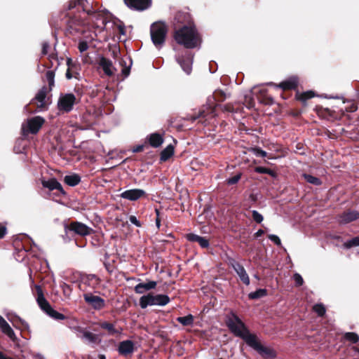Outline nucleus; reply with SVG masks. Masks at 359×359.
Wrapping results in <instances>:
<instances>
[{
  "mask_svg": "<svg viewBox=\"0 0 359 359\" xmlns=\"http://www.w3.org/2000/svg\"><path fill=\"white\" fill-rule=\"evenodd\" d=\"M230 95L226 94L223 90H216L213 93V97L216 102H224L227 97H229Z\"/></svg>",
  "mask_w": 359,
  "mask_h": 359,
  "instance_id": "58836bf2",
  "label": "nucleus"
},
{
  "mask_svg": "<svg viewBox=\"0 0 359 359\" xmlns=\"http://www.w3.org/2000/svg\"><path fill=\"white\" fill-rule=\"evenodd\" d=\"M66 77L67 79L75 78L79 79L81 77L80 73L76 71V69H67Z\"/></svg>",
  "mask_w": 359,
  "mask_h": 359,
  "instance_id": "49530a36",
  "label": "nucleus"
},
{
  "mask_svg": "<svg viewBox=\"0 0 359 359\" xmlns=\"http://www.w3.org/2000/svg\"><path fill=\"white\" fill-rule=\"evenodd\" d=\"M89 46L86 41H81L78 44V49L80 52V57L83 61V65H94L99 64L101 67H111L112 66L111 62L100 55H97L95 51L88 53L87 50Z\"/></svg>",
  "mask_w": 359,
  "mask_h": 359,
  "instance_id": "20e7f679",
  "label": "nucleus"
},
{
  "mask_svg": "<svg viewBox=\"0 0 359 359\" xmlns=\"http://www.w3.org/2000/svg\"><path fill=\"white\" fill-rule=\"evenodd\" d=\"M267 294L268 291L266 289H258L255 292H250L248 294V298L250 299H258L267 296Z\"/></svg>",
  "mask_w": 359,
  "mask_h": 359,
  "instance_id": "e433bc0d",
  "label": "nucleus"
},
{
  "mask_svg": "<svg viewBox=\"0 0 359 359\" xmlns=\"http://www.w3.org/2000/svg\"><path fill=\"white\" fill-rule=\"evenodd\" d=\"M269 86H273L276 88H281L283 91H287L291 90H295L297 88L299 85V78L297 76H292L287 79L282 81L279 84L274 83H269Z\"/></svg>",
  "mask_w": 359,
  "mask_h": 359,
  "instance_id": "2eb2a0df",
  "label": "nucleus"
},
{
  "mask_svg": "<svg viewBox=\"0 0 359 359\" xmlns=\"http://www.w3.org/2000/svg\"><path fill=\"white\" fill-rule=\"evenodd\" d=\"M293 278H294V280L295 282L296 286L299 287L303 285L304 280L300 274L296 273L294 274Z\"/></svg>",
  "mask_w": 359,
  "mask_h": 359,
  "instance_id": "13d9d810",
  "label": "nucleus"
},
{
  "mask_svg": "<svg viewBox=\"0 0 359 359\" xmlns=\"http://www.w3.org/2000/svg\"><path fill=\"white\" fill-rule=\"evenodd\" d=\"M120 196L124 199H127L131 201H137L141 198H145L147 196V193L140 189H133L126 190L122 192Z\"/></svg>",
  "mask_w": 359,
  "mask_h": 359,
  "instance_id": "dca6fc26",
  "label": "nucleus"
},
{
  "mask_svg": "<svg viewBox=\"0 0 359 359\" xmlns=\"http://www.w3.org/2000/svg\"><path fill=\"white\" fill-rule=\"evenodd\" d=\"M140 306L142 309H146L149 306L154 305V294L150 292L146 295H143L140 298L139 300Z\"/></svg>",
  "mask_w": 359,
  "mask_h": 359,
  "instance_id": "cd10ccee",
  "label": "nucleus"
},
{
  "mask_svg": "<svg viewBox=\"0 0 359 359\" xmlns=\"http://www.w3.org/2000/svg\"><path fill=\"white\" fill-rule=\"evenodd\" d=\"M81 285L95 289L100 285V279L94 274H84L81 277Z\"/></svg>",
  "mask_w": 359,
  "mask_h": 359,
  "instance_id": "412c9836",
  "label": "nucleus"
},
{
  "mask_svg": "<svg viewBox=\"0 0 359 359\" xmlns=\"http://www.w3.org/2000/svg\"><path fill=\"white\" fill-rule=\"evenodd\" d=\"M358 109V107L355 103H351L349 107H346V111L348 112H354Z\"/></svg>",
  "mask_w": 359,
  "mask_h": 359,
  "instance_id": "774afa93",
  "label": "nucleus"
},
{
  "mask_svg": "<svg viewBox=\"0 0 359 359\" xmlns=\"http://www.w3.org/2000/svg\"><path fill=\"white\" fill-rule=\"evenodd\" d=\"M105 75L111 77L114 76L115 72L117 69H102Z\"/></svg>",
  "mask_w": 359,
  "mask_h": 359,
  "instance_id": "0e129e2a",
  "label": "nucleus"
},
{
  "mask_svg": "<svg viewBox=\"0 0 359 359\" xmlns=\"http://www.w3.org/2000/svg\"><path fill=\"white\" fill-rule=\"evenodd\" d=\"M241 175L242 174L241 173H238L236 174V175L231 177H229L226 180V184L228 185H233V184H236L238 183V182L240 180V179L241 178Z\"/></svg>",
  "mask_w": 359,
  "mask_h": 359,
  "instance_id": "8fccbe9b",
  "label": "nucleus"
},
{
  "mask_svg": "<svg viewBox=\"0 0 359 359\" xmlns=\"http://www.w3.org/2000/svg\"><path fill=\"white\" fill-rule=\"evenodd\" d=\"M219 107L221 110L223 111H227V112H234L235 109L231 103H227L224 105H219Z\"/></svg>",
  "mask_w": 359,
  "mask_h": 359,
  "instance_id": "5fc2aeb1",
  "label": "nucleus"
},
{
  "mask_svg": "<svg viewBox=\"0 0 359 359\" xmlns=\"http://www.w3.org/2000/svg\"><path fill=\"white\" fill-rule=\"evenodd\" d=\"M174 37L179 44L187 48H195L199 42L198 34L193 26H184L175 32Z\"/></svg>",
  "mask_w": 359,
  "mask_h": 359,
  "instance_id": "7ed1b4c3",
  "label": "nucleus"
},
{
  "mask_svg": "<svg viewBox=\"0 0 359 359\" xmlns=\"http://www.w3.org/2000/svg\"><path fill=\"white\" fill-rule=\"evenodd\" d=\"M0 329L1 332L8 336V337L13 342H16L18 339L16 337L13 330L9 325V324L6 322V320L0 316Z\"/></svg>",
  "mask_w": 359,
  "mask_h": 359,
  "instance_id": "4be33fe9",
  "label": "nucleus"
},
{
  "mask_svg": "<svg viewBox=\"0 0 359 359\" xmlns=\"http://www.w3.org/2000/svg\"><path fill=\"white\" fill-rule=\"evenodd\" d=\"M314 96L315 93L311 90L304 92L302 93H297L296 94L297 100L302 101V102H305L306 100L313 97Z\"/></svg>",
  "mask_w": 359,
  "mask_h": 359,
  "instance_id": "4c0bfd02",
  "label": "nucleus"
},
{
  "mask_svg": "<svg viewBox=\"0 0 359 359\" xmlns=\"http://www.w3.org/2000/svg\"><path fill=\"white\" fill-rule=\"evenodd\" d=\"M174 154V147L172 144L168 145L164 149L162 150L160 154V160L161 161H166Z\"/></svg>",
  "mask_w": 359,
  "mask_h": 359,
  "instance_id": "c756f323",
  "label": "nucleus"
},
{
  "mask_svg": "<svg viewBox=\"0 0 359 359\" xmlns=\"http://www.w3.org/2000/svg\"><path fill=\"white\" fill-rule=\"evenodd\" d=\"M252 150L257 156H260V157H266V152L265 151L262 150L259 147L252 148Z\"/></svg>",
  "mask_w": 359,
  "mask_h": 359,
  "instance_id": "bf43d9fd",
  "label": "nucleus"
},
{
  "mask_svg": "<svg viewBox=\"0 0 359 359\" xmlns=\"http://www.w3.org/2000/svg\"><path fill=\"white\" fill-rule=\"evenodd\" d=\"M76 102V97L72 93L66 94L60 97L58 101V109L60 111L69 112L72 110Z\"/></svg>",
  "mask_w": 359,
  "mask_h": 359,
  "instance_id": "f8f14e48",
  "label": "nucleus"
},
{
  "mask_svg": "<svg viewBox=\"0 0 359 359\" xmlns=\"http://www.w3.org/2000/svg\"><path fill=\"white\" fill-rule=\"evenodd\" d=\"M295 152L298 153L299 154H304V148L303 144H302V143L297 144Z\"/></svg>",
  "mask_w": 359,
  "mask_h": 359,
  "instance_id": "69168bd1",
  "label": "nucleus"
},
{
  "mask_svg": "<svg viewBox=\"0 0 359 359\" xmlns=\"http://www.w3.org/2000/svg\"><path fill=\"white\" fill-rule=\"evenodd\" d=\"M244 104L248 109H252L255 107V102L254 98L251 95H245L244 97Z\"/></svg>",
  "mask_w": 359,
  "mask_h": 359,
  "instance_id": "de8ad7c7",
  "label": "nucleus"
},
{
  "mask_svg": "<svg viewBox=\"0 0 359 359\" xmlns=\"http://www.w3.org/2000/svg\"><path fill=\"white\" fill-rule=\"evenodd\" d=\"M257 99L260 103L265 105L271 106L274 104L273 97L269 94L268 90L265 88H262L258 91L257 94Z\"/></svg>",
  "mask_w": 359,
  "mask_h": 359,
  "instance_id": "b1692460",
  "label": "nucleus"
},
{
  "mask_svg": "<svg viewBox=\"0 0 359 359\" xmlns=\"http://www.w3.org/2000/svg\"><path fill=\"white\" fill-rule=\"evenodd\" d=\"M83 299L86 303L94 310L100 311L106 306V302L103 298L94 295L90 292L85 293Z\"/></svg>",
  "mask_w": 359,
  "mask_h": 359,
  "instance_id": "9b49d317",
  "label": "nucleus"
},
{
  "mask_svg": "<svg viewBox=\"0 0 359 359\" xmlns=\"http://www.w3.org/2000/svg\"><path fill=\"white\" fill-rule=\"evenodd\" d=\"M339 222L341 224H348L353 221H355L359 218V212L355 210H348L344 212L339 216Z\"/></svg>",
  "mask_w": 359,
  "mask_h": 359,
  "instance_id": "a878e982",
  "label": "nucleus"
},
{
  "mask_svg": "<svg viewBox=\"0 0 359 359\" xmlns=\"http://www.w3.org/2000/svg\"><path fill=\"white\" fill-rule=\"evenodd\" d=\"M126 6L133 10L144 11L151 5V0H124Z\"/></svg>",
  "mask_w": 359,
  "mask_h": 359,
  "instance_id": "aec40b11",
  "label": "nucleus"
},
{
  "mask_svg": "<svg viewBox=\"0 0 359 359\" xmlns=\"http://www.w3.org/2000/svg\"><path fill=\"white\" fill-rule=\"evenodd\" d=\"M176 60L181 67H191L193 65V55L188 50H185L181 55H178Z\"/></svg>",
  "mask_w": 359,
  "mask_h": 359,
  "instance_id": "5701e85b",
  "label": "nucleus"
},
{
  "mask_svg": "<svg viewBox=\"0 0 359 359\" xmlns=\"http://www.w3.org/2000/svg\"><path fill=\"white\" fill-rule=\"evenodd\" d=\"M302 177L306 182L315 186H320L323 183L320 178L313 176L310 174L304 173L302 175Z\"/></svg>",
  "mask_w": 359,
  "mask_h": 359,
  "instance_id": "f704fd0d",
  "label": "nucleus"
},
{
  "mask_svg": "<svg viewBox=\"0 0 359 359\" xmlns=\"http://www.w3.org/2000/svg\"><path fill=\"white\" fill-rule=\"evenodd\" d=\"M55 72L53 71H48L46 74V79L48 83V90H51L53 87L55 86Z\"/></svg>",
  "mask_w": 359,
  "mask_h": 359,
  "instance_id": "a19ab883",
  "label": "nucleus"
},
{
  "mask_svg": "<svg viewBox=\"0 0 359 359\" xmlns=\"http://www.w3.org/2000/svg\"><path fill=\"white\" fill-rule=\"evenodd\" d=\"M269 239H270L272 242H273L276 245L280 246L281 245V241L279 237L274 234H269L268 235Z\"/></svg>",
  "mask_w": 359,
  "mask_h": 359,
  "instance_id": "052dcab7",
  "label": "nucleus"
},
{
  "mask_svg": "<svg viewBox=\"0 0 359 359\" xmlns=\"http://www.w3.org/2000/svg\"><path fill=\"white\" fill-rule=\"evenodd\" d=\"M154 305L165 306L170 302V297L167 294H154Z\"/></svg>",
  "mask_w": 359,
  "mask_h": 359,
  "instance_id": "2f4dec72",
  "label": "nucleus"
},
{
  "mask_svg": "<svg viewBox=\"0 0 359 359\" xmlns=\"http://www.w3.org/2000/svg\"><path fill=\"white\" fill-rule=\"evenodd\" d=\"M101 22H97V27L100 30H106L114 35H125V26L123 23L116 20H107V18H101Z\"/></svg>",
  "mask_w": 359,
  "mask_h": 359,
  "instance_id": "0eeeda50",
  "label": "nucleus"
},
{
  "mask_svg": "<svg viewBox=\"0 0 359 359\" xmlns=\"http://www.w3.org/2000/svg\"><path fill=\"white\" fill-rule=\"evenodd\" d=\"M255 170L257 173L268 174L271 177L276 176V173L275 171H273V170H271L270 168H266V167L257 166L255 168Z\"/></svg>",
  "mask_w": 359,
  "mask_h": 359,
  "instance_id": "79ce46f5",
  "label": "nucleus"
},
{
  "mask_svg": "<svg viewBox=\"0 0 359 359\" xmlns=\"http://www.w3.org/2000/svg\"><path fill=\"white\" fill-rule=\"evenodd\" d=\"M117 350L119 355L127 357L135 351V344L128 339L122 341L119 343Z\"/></svg>",
  "mask_w": 359,
  "mask_h": 359,
  "instance_id": "a211bd4d",
  "label": "nucleus"
},
{
  "mask_svg": "<svg viewBox=\"0 0 359 359\" xmlns=\"http://www.w3.org/2000/svg\"><path fill=\"white\" fill-rule=\"evenodd\" d=\"M146 283L149 290L154 289L156 287V285H157V283L156 281H154V280H149V281H148L147 283Z\"/></svg>",
  "mask_w": 359,
  "mask_h": 359,
  "instance_id": "338daca9",
  "label": "nucleus"
},
{
  "mask_svg": "<svg viewBox=\"0 0 359 359\" xmlns=\"http://www.w3.org/2000/svg\"><path fill=\"white\" fill-rule=\"evenodd\" d=\"M61 287L62 289L64 295L69 297L72 291L71 286L65 283H63L61 285Z\"/></svg>",
  "mask_w": 359,
  "mask_h": 359,
  "instance_id": "864d4df0",
  "label": "nucleus"
},
{
  "mask_svg": "<svg viewBox=\"0 0 359 359\" xmlns=\"http://www.w3.org/2000/svg\"><path fill=\"white\" fill-rule=\"evenodd\" d=\"M129 220L132 224H135L136 226H137V227L142 226L141 222L139 220H137V219L135 216L130 215L129 217Z\"/></svg>",
  "mask_w": 359,
  "mask_h": 359,
  "instance_id": "e2e57ef3",
  "label": "nucleus"
},
{
  "mask_svg": "<svg viewBox=\"0 0 359 359\" xmlns=\"http://www.w3.org/2000/svg\"><path fill=\"white\" fill-rule=\"evenodd\" d=\"M231 316V318L226 320V326L231 333L241 338L248 345L256 334L250 333L249 329L236 313H232Z\"/></svg>",
  "mask_w": 359,
  "mask_h": 359,
  "instance_id": "f03ea898",
  "label": "nucleus"
},
{
  "mask_svg": "<svg viewBox=\"0 0 359 359\" xmlns=\"http://www.w3.org/2000/svg\"><path fill=\"white\" fill-rule=\"evenodd\" d=\"M205 116V111L204 110H201L198 111V113L197 114L192 115L191 120L192 121H194L198 118H204Z\"/></svg>",
  "mask_w": 359,
  "mask_h": 359,
  "instance_id": "680f3d73",
  "label": "nucleus"
},
{
  "mask_svg": "<svg viewBox=\"0 0 359 359\" xmlns=\"http://www.w3.org/2000/svg\"><path fill=\"white\" fill-rule=\"evenodd\" d=\"M51 62V66L54 67H58L60 65H64L65 64L67 65L68 67L70 66V64L72 62V60L69 57L66 58H60L59 60L57 57H53L50 60Z\"/></svg>",
  "mask_w": 359,
  "mask_h": 359,
  "instance_id": "72a5a7b5",
  "label": "nucleus"
},
{
  "mask_svg": "<svg viewBox=\"0 0 359 359\" xmlns=\"http://www.w3.org/2000/svg\"><path fill=\"white\" fill-rule=\"evenodd\" d=\"M95 324L97 325L101 329L105 330L109 336L118 337L123 332V328L121 327H116L115 323L100 321Z\"/></svg>",
  "mask_w": 359,
  "mask_h": 359,
  "instance_id": "4468645a",
  "label": "nucleus"
},
{
  "mask_svg": "<svg viewBox=\"0 0 359 359\" xmlns=\"http://www.w3.org/2000/svg\"><path fill=\"white\" fill-rule=\"evenodd\" d=\"M48 91L50 90L46 86H43L32 100L30 104H36L37 108L40 109L45 108L46 107V98Z\"/></svg>",
  "mask_w": 359,
  "mask_h": 359,
  "instance_id": "f3484780",
  "label": "nucleus"
},
{
  "mask_svg": "<svg viewBox=\"0 0 359 359\" xmlns=\"http://www.w3.org/2000/svg\"><path fill=\"white\" fill-rule=\"evenodd\" d=\"M344 339L351 342L352 344H357L359 341V335L355 332H346L343 336Z\"/></svg>",
  "mask_w": 359,
  "mask_h": 359,
  "instance_id": "ea45409f",
  "label": "nucleus"
},
{
  "mask_svg": "<svg viewBox=\"0 0 359 359\" xmlns=\"http://www.w3.org/2000/svg\"><path fill=\"white\" fill-rule=\"evenodd\" d=\"M118 64L121 67H131L133 61L130 56L125 55L118 60Z\"/></svg>",
  "mask_w": 359,
  "mask_h": 359,
  "instance_id": "c03bdc74",
  "label": "nucleus"
},
{
  "mask_svg": "<svg viewBox=\"0 0 359 359\" xmlns=\"http://www.w3.org/2000/svg\"><path fill=\"white\" fill-rule=\"evenodd\" d=\"M68 11L67 32L73 35L83 32V27L85 26L99 29L97 22H101V18H107L104 13L93 10L86 0H71Z\"/></svg>",
  "mask_w": 359,
  "mask_h": 359,
  "instance_id": "f257e3e1",
  "label": "nucleus"
},
{
  "mask_svg": "<svg viewBox=\"0 0 359 359\" xmlns=\"http://www.w3.org/2000/svg\"><path fill=\"white\" fill-rule=\"evenodd\" d=\"M64 182L70 187H74L80 183L81 177L77 174L66 175L64 178Z\"/></svg>",
  "mask_w": 359,
  "mask_h": 359,
  "instance_id": "7c9ffc66",
  "label": "nucleus"
},
{
  "mask_svg": "<svg viewBox=\"0 0 359 359\" xmlns=\"http://www.w3.org/2000/svg\"><path fill=\"white\" fill-rule=\"evenodd\" d=\"M176 320L183 326H191L194 324V318L193 315L189 314L186 316L177 317Z\"/></svg>",
  "mask_w": 359,
  "mask_h": 359,
  "instance_id": "c9c22d12",
  "label": "nucleus"
},
{
  "mask_svg": "<svg viewBox=\"0 0 359 359\" xmlns=\"http://www.w3.org/2000/svg\"><path fill=\"white\" fill-rule=\"evenodd\" d=\"M135 293L143 294L147 291H149L147 286L145 283H138L134 288Z\"/></svg>",
  "mask_w": 359,
  "mask_h": 359,
  "instance_id": "09e8293b",
  "label": "nucleus"
},
{
  "mask_svg": "<svg viewBox=\"0 0 359 359\" xmlns=\"http://www.w3.org/2000/svg\"><path fill=\"white\" fill-rule=\"evenodd\" d=\"M147 140L149 145L154 148L159 147L164 141L163 136L158 133H154L148 135L147 137Z\"/></svg>",
  "mask_w": 359,
  "mask_h": 359,
  "instance_id": "bb28decb",
  "label": "nucleus"
},
{
  "mask_svg": "<svg viewBox=\"0 0 359 359\" xmlns=\"http://www.w3.org/2000/svg\"><path fill=\"white\" fill-rule=\"evenodd\" d=\"M359 245V236H355L351 240L347 241L344 243V247L346 249L351 248L354 246Z\"/></svg>",
  "mask_w": 359,
  "mask_h": 359,
  "instance_id": "a18cd8bd",
  "label": "nucleus"
},
{
  "mask_svg": "<svg viewBox=\"0 0 359 359\" xmlns=\"http://www.w3.org/2000/svg\"><path fill=\"white\" fill-rule=\"evenodd\" d=\"M130 69H122L121 74H117L116 80L118 81L124 80L126 77H128L130 75Z\"/></svg>",
  "mask_w": 359,
  "mask_h": 359,
  "instance_id": "3c124183",
  "label": "nucleus"
},
{
  "mask_svg": "<svg viewBox=\"0 0 359 359\" xmlns=\"http://www.w3.org/2000/svg\"><path fill=\"white\" fill-rule=\"evenodd\" d=\"M167 31L165 24L162 22H156L151 25L150 29L151 38L157 48H161L163 45Z\"/></svg>",
  "mask_w": 359,
  "mask_h": 359,
  "instance_id": "423d86ee",
  "label": "nucleus"
},
{
  "mask_svg": "<svg viewBox=\"0 0 359 359\" xmlns=\"http://www.w3.org/2000/svg\"><path fill=\"white\" fill-rule=\"evenodd\" d=\"M201 236L196 235L195 233H187L186 235V238L187 239V241H189L190 242L198 243V241L201 238Z\"/></svg>",
  "mask_w": 359,
  "mask_h": 359,
  "instance_id": "4d7b16f0",
  "label": "nucleus"
},
{
  "mask_svg": "<svg viewBox=\"0 0 359 359\" xmlns=\"http://www.w3.org/2000/svg\"><path fill=\"white\" fill-rule=\"evenodd\" d=\"M34 295L39 306L48 316L56 320H63L67 318L64 314L57 312L51 307L44 297L42 287L39 285H34Z\"/></svg>",
  "mask_w": 359,
  "mask_h": 359,
  "instance_id": "39448f33",
  "label": "nucleus"
},
{
  "mask_svg": "<svg viewBox=\"0 0 359 359\" xmlns=\"http://www.w3.org/2000/svg\"><path fill=\"white\" fill-rule=\"evenodd\" d=\"M248 346L256 351L264 359H274L277 356L276 351L271 347L262 345L257 335Z\"/></svg>",
  "mask_w": 359,
  "mask_h": 359,
  "instance_id": "1a4fd4ad",
  "label": "nucleus"
},
{
  "mask_svg": "<svg viewBox=\"0 0 359 359\" xmlns=\"http://www.w3.org/2000/svg\"><path fill=\"white\" fill-rule=\"evenodd\" d=\"M78 330L83 334V338L86 339L90 344L97 345L101 343L102 339L99 334L86 331L80 327H78Z\"/></svg>",
  "mask_w": 359,
  "mask_h": 359,
  "instance_id": "393cba45",
  "label": "nucleus"
},
{
  "mask_svg": "<svg viewBox=\"0 0 359 359\" xmlns=\"http://www.w3.org/2000/svg\"><path fill=\"white\" fill-rule=\"evenodd\" d=\"M64 229L67 234L72 233L80 236H86L94 233L92 228L78 221H72L69 224H65Z\"/></svg>",
  "mask_w": 359,
  "mask_h": 359,
  "instance_id": "6e6552de",
  "label": "nucleus"
},
{
  "mask_svg": "<svg viewBox=\"0 0 359 359\" xmlns=\"http://www.w3.org/2000/svg\"><path fill=\"white\" fill-rule=\"evenodd\" d=\"M313 311L317 313L319 317H323L325 316L326 312L325 306L321 304H316L313 306Z\"/></svg>",
  "mask_w": 359,
  "mask_h": 359,
  "instance_id": "37998d69",
  "label": "nucleus"
},
{
  "mask_svg": "<svg viewBox=\"0 0 359 359\" xmlns=\"http://www.w3.org/2000/svg\"><path fill=\"white\" fill-rule=\"evenodd\" d=\"M229 261V266L235 270L242 283L245 285H249L250 278L243 266L233 258H230Z\"/></svg>",
  "mask_w": 359,
  "mask_h": 359,
  "instance_id": "ddd939ff",
  "label": "nucleus"
},
{
  "mask_svg": "<svg viewBox=\"0 0 359 359\" xmlns=\"http://www.w3.org/2000/svg\"><path fill=\"white\" fill-rule=\"evenodd\" d=\"M10 320L17 329L27 330L29 328V324L18 316H14Z\"/></svg>",
  "mask_w": 359,
  "mask_h": 359,
  "instance_id": "c85d7f7f",
  "label": "nucleus"
},
{
  "mask_svg": "<svg viewBox=\"0 0 359 359\" xmlns=\"http://www.w3.org/2000/svg\"><path fill=\"white\" fill-rule=\"evenodd\" d=\"M316 111L318 115L324 118L329 119L330 118H334V112L327 108H323V107H316Z\"/></svg>",
  "mask_w": 359,
  "mask_h": 359,
  "instance_id": "473e14b6",
  "label": "nucleus"
},
{
  "mask_svg": "<svg viewBox=\"0 0 359 359\" xmlns=\"http://www.w3.org/2000/svg\"><path fill=\"white\" fill-rule=\"evenodd\" d=\"M252 217L253 220L258 224H260L264 219L263 216L257 210L252 211Z\"/></svg>",
  "mask_w": 359,
  "mask_h": 359,
  "instance_id": "603ef678",
  "label": "nucleus"
},
{
  "mask_svg": "<svg viewBox=\"0 0 359 359\" xmlns=\"http://www.w3.org/2000/svg\"><path fill=\"white\" fill-rule=\"evenodd\" d=\"M41 184L44 188H47L49 191L57 190L60 195H66V192L63 189L61 184L54 177L48 180H42Z\"/></svg>",
  "mask_w": 359,
  "mask_h": 359,
  "instance_id": "6ab92c4d",
  "label": "nucleus"
},
{
  "mask_svg": "<svg viewBox=\"0 0 359 359\" xmlns=\"http://www.w3.org/2000/svg\"><path fill=\"white\" fill-rule=\"evenodd\" d=\"M45 123V119L39 116L28 118L27 124L22 125V133L23 135H27L28 134L35 135L41 128L42 126Z\"/></svg>",
  "mask_w": 359,
  "mask_h": 359,
  "instance_id": "9d476101",
  "label": "nucleus"
},
{
  "mask_svg": "<svg viewBox=\"0 0 359 359\" xmlns=\"http://www.w3.org/2000/svg\"><path fill=\"white\" fill-rule=\"evenodd\" d=\"M198 243L202 248H208L210 246L209 240L205 237H201V238L198 241Z\"/></svg>",
  "mask_w": 359,
  "mask_h": 359,
  "instance_id": "6e6d98bb",
  "label": "nucleus"
}]
</instances>
